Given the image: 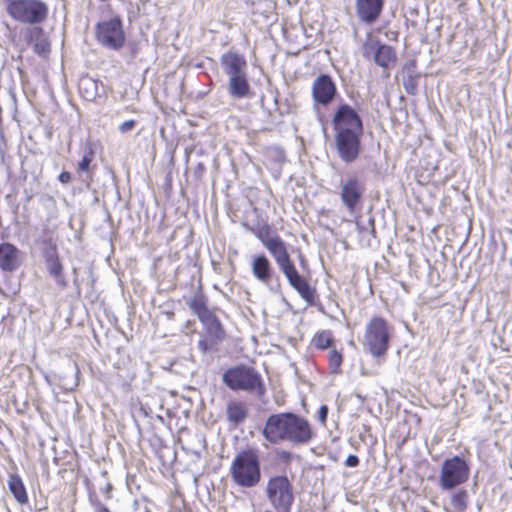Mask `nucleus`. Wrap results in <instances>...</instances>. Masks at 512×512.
Segmentation results:
<instances>
[{
  "label": "nucleus",
  "mask_w": 512,
  "mask_h": 512,
  "mask_svg": "<svg viewBox=\"0 0 512 512\" xmlns=\"http://www.w3.org/2000/svg\"><path fill=\"white\" fill-rule=\"evenodd\" d=\"M263 436L271 444L287 442L293 446H304L311 442L315 433L306 418L292 412H283L267 418Z\"/></svg>",
  "instance_id": "f257e3e1"
},
{
  "label": "nucleus",
  "mask_w": 512,
  "mask_h": 512,
  "mask_svg": "<svg viewBox=\"0 0 512 512\" xmlns=\"http://www.w3.org/2000/svg\"><path fill=\"white\" fill-rule=\"evenodd\" d=\"M230 473L233 481L241 487L256 486L261 479L260 461L254 450L239 452L232 461Z\"/></svg>",
  "instance_id": "f03ea898"
},
{
  "label": "nucleus",
  "mask_w": 512,
  "mask_h": 512,
  "mask_svg": "<svg viewBox=\"0 0 512 512\" xmlns=\"http://www.w3.org/2000/svg\"><path fill=\"white\" fill-rule=\"evenodd\" d=\"M223 383L233 391H245L264 395L266 389L259 372L246 365L227 369L222 375Z\"/></svg>",
  "instance_id": "7ed1b4c3"
},
{
  "label": "nucleus",
  "mask_w": 512,
  "mask_h": 512,
  "mask_svg": "<svg viewBox=\"0 0 512 512\" xmlns=\"http://www.w3.org/2000/svg\"><path fill=\"white\" fill-rule=\"evenodd\" d=\"M7 14L22 24L38 25L49 14L48 5L42 0H4Z\"/></svg>",
  "instance_id": "20e7f679"
},
{
  "label": "nucleus",
  "mask_w": 512,
  "mask_h": 512,
  "mask_svg": "<svg viewBox=\"0 0 512 512\" xmlns=\"http://www.w3.org/2000/svg\"><path fill=\"white\" fill-rule=\"evenodd\" d=\"M390 332L388 323L381 317L372 318L366 325L363 347L374 357L383 356L388 348Z\"/></svg>",
  "instance_id": "39448f33"
},
{
  "label": "nucleus",
  "mask_w": 512,
  "mask_h": 512,
  "mask_svg": "<svg viewBox=\"0 0 512 512\" xmlns=\"http://www.w3.org/2000/svg\"><path fill=\"white\" fill-rule=\"evenodd\" d=\"M469 472V465L463 458H448L442 463L439 486L443 490H451L465 483L469 478Z\"/></svg>",
  "instance_id": "423d86ee"
},
{
  "label": "nucleus",
  "mask_w": 512,
  "mask_h": 512,
  "mask_svg": "<svg viewBox=\"0 0 512 512\" xmlns=\"http://www.w3.org/2000/svg\"><path fill=\"white\" fill-rule=\"evenodd\" d=\"M97 41L111 50H119L125 42V33L120 18L99 22L96 26Z\"/></svg>",
  "instance_id": "0eeeda50"
},
{
  "label": "nucleus",
  "mask_w": 512,
  "mask_h": 512,
  "mask_svg": "<svg viewBox=\"0 0 512 512\" xmlns=\"http://www.w3.org/2000/svg\"><path fill=\"white\" fill-rule=\"evenodd\" d=\"M267 495L273 506L284 512H289L294 496L292 485L285 476L271 478L267 485Z\"/></svg>",
  "instance_id": "6e6552de"
},
{
  "label": "nucleus",
  "mask_w": 512,
  "mask_h": 512,
  "mask_svg": "<svg viewBox=\"0 0 512 512\" xmlns=\"http://www.w3.org/2000/svg\"><path fill=\"white\" fill-rule=\"evenodd\" d=\"M363 56L373 61L384 69H389L396 63V51L390 45L381 43L377 39L369 37L362 45Z\"/></svg>",
  "instance_id": "1a4fd4ad"
},
{
  "label": "nucleus",
  "mask_w": 512,
  "mask_h": 512,
  "mask_svg": "<svg viewBox=\"0 0 512 512\" xmlns=\"http://www.w3.org/2000/svg\"><path fill=\"white\" fill-rule=\"evenodd\" d=\"M362 134L363 132H336L335 146L342 161L351 163L358 158Z\"/></svg>",
  "instance_id": "9d476101"
},
{
  "label": "nucleus",
  "mask_w": 512,
  "mask_h": 512,
  "mask_svg": "<svg viewBox=\"0 0 512 512\" xmlns=\"http://www.w3.org/2000/svg\"><path fill=\"white\" fill-rule=\"evenodd\" d=\"M332 123L335 132H363V123L354 108L341 104L333 116Z\"/></svg>",
  "instance_id": "9b49d317"
},
{
  "label": "nucleus",
  "mask_w": 512,
  "mask_h": 512,
  "mask_svg": "<svg viewBox=\"0 0 512 512\" xmlns=\"http://www.w3.org/2000/svg\"><path fill=\"white\" fill-rule=\"evenodd\" d=\"M281 272L287 278L290 286L298 292L300 297L304 299L308 305H313L315 301V289L298 273L293 262L283 267Z\"/></svg>",
  "instance_id": "f8f14e48"
},
{
  "label": "nucleus",
  "mask_w": 512,
  "mask_h": 512,
  "mask_svg": "<svg viewBox=\"0 0 512 512\" xmlns=\"http://www.w3.org/2000/svg\"><path fill=\"white\" fill-rule=\"evenodd\" d=\"M281 272L287 278L290 286L298 292L300 297L304 299L308 305H313L315 301V289L298 273L293 262L283 267Z\"/></svg>",
  "instance_id": "ddd939ff"
},
{
  "label": "nucleus",
  "mask_w": 512,
  "mask_h": 512,
  "mask_svg": "<svg viewBox=\"0 0 512 512\" xmlns=\"http://www.w3.org/2000/svg\"><path fill=\"white\" fill-rule=\"evenodd\" d=\"M336 85L327 74L319 75L312 84V97L315 104L326 106L330 104L336 95Z\"/></svg>",
  "instance_id": "4468645a"
},
{
  "label": "nucleus",
  "mask_w": 512,
  "mask_h": 512,
  "mask_svg": "<svg viewBox=\"0 0 512 512\" xmlns=\"http://www.w3.org/2000/svg\"><path fill=\"white\" fill-rule=\"evenodd\" d=\"M385 0H356L355 9L358 19L365 24H373L379 18Z\"/></svg>",
  "instance_id": "2eb2a0df"
},
{
  "label": "nucleus",
  "mask_w": 512,
  "mask_h": 512,
  "mask_svg": "<svg viewBox=\"0 0 512 512\" xmlns=\"http://www.w3.org/2000/svg\"><path fill=\"white\" fill-rule=\"evenodd\" d=\"M223 72L229 77L247 72L248 64L244 55L234 50L223 53L220 57Z\"/></svg>",
  "instance_id": "dca6fc26"
},
{
  "label": "nucleus",
  "mask_w": 512,
  "mask_h": 512,
  "mask_svg": "<svg viewBox=\"0 0 512 512\" xmlns=\"http://www.w3.org/2000/svg\"><path fill=\"white\" fill-rule=\"evenodd\" d=\"M262 243L264 247L269 251L280 270L292 263L286 247V243L281 239L280 236L274 235L270 238L263 239Z\"/></svg>",
  "instance_id": "f3484780"
},
{
  "label": "nucleus",
  "mask_w": 512,
  "mask_h": 512,
  "mask_svg": "<svg viewBox=\"0 0 512 512\" xmlns=\"http://www.w3.org/2000/svg\"><path fill=\"white\" fill-rule=\"evenodd\" d=\"M364 186L356 178L349 179L341 190V200L350 212H353L360 202Z\"/></svg>",
  "instance_id": "a211bd4d"
},
{
  "label": "nucleus",
  "mask_w": 512,
  "mask_h": 512,
  "mask_svg": "<svg viewBox=\"0 0 512 512\" xmlns=\"http://www.w3.org/2000/svg\"><path fill=\"white\" fill-rule=\"evenodd\" d=\"M20 250L13 244L4 242L0 244V269L13 272L20 267Z\"/></svg>",
  "instance_id": "6ab92c4d"
},
{
  "label": "nucleus",
  "mask_w": 512,
  "mask_h": 512,
  "mask_svg": "<svg viewBox=\"0 0 512 512\" xmlns=\"http://www.w3.org/2000/svg\"><path fill=\"white\" fill-rule=\"evenodd\" d=\"M251 268L253 276L258 281L268 286L271 289V291H277L279 285H277L276 288H274L272 285L270 286V282L273 276V268L270 261L265 255H257L253 257Z\"/></svg>",
  "instance_id": "aec40b11"
},
{
  "label": "nucleus",
  "mask_w": 512,
  "mask_h": 512,
  "mask_svg": "<svg viewBox=\"0 0 512 512\" xmlns=\"http://www.w3.org/2000/svg\"><path fill=\"white\" fill-rule=\"evenodd\" d=\"M45 266L49 275L54 279L57 287L61 290L65 289L68 283L64 276V267L55 250L45 255Z\"/></svg>",
  "instance_id": "412c9836"
},
{
  "label": "nucleus",
  "mask_w": 512,
  "mask_h": 512,
  "mask_svg": "<svg viewBox=\"0 0 512 512\" xmlns=\"http://www.w3.org/2000/svg\"><path fill=\"white\" fill-rule=\"evenodd\" d=\"M228 92L231 97L242 99L249 95L250 84L247 72L228 78Z\"/></svg>",
  "instance_id": "4be33fe9"
},
{
  "label": "nucleus",
  "mask_w": 512,
  "mask_h": 512,
  "mask_svg": "<svg viewBox=\"0 0 512 512\" xmlns=\"http://www.w3.org/2000/svg\"><path fill=\"white\" fill-rule=\"evenodd\" d=\"M227 420L237 426L242 423L248 416V410L245 403L241 401L232 400L226 406Z\"/></svg>",
  "instance_id": "5701e85b"
},
{
  "label": "nucleus",
  "mask_w": 512,
  "mask_h": 512,
  "mask_svg": "<svg viewBox=\"0 0 512 512\" xmlns=\"http://www.w3.org/2000/svg\"><path fill=\"white\" fill-rule=\"evenodd\" d=\"M404 73L402 82L403 86L406 90V92L409 95L416 94L417 91V82L416 79L418 77L417 71H416V62L415 61H408L404 65Z\"/></svg>",
  "instance_id": "b1692460"
},
{
  "label": "nucleus",
  "mask_w": 512,
  "mask_h": 512,
  "mask_svg": "<svg viewBox=\"0 0 512 512\" xmlns=\"http://www.w3.org/2000/svg\"><path fill=\"white\" fill-rule=\"evenodd\" d=\"M200 321L204 325L210 337L215 340H221L224 338L225 333L221 323L212 312L201 318Z\"/></svg>",
  "instance_id": "393cba45"
},
{
  "label": "nucleus",
  "mask_w": 512,
  "mask_h": 512,
  "mask_svg": "<svg viewBox=\"0 0 512 512\" xmlns=\"http://www.w3.org/2000/svg\"><path fill=\"white\" fill-rule=\"evenodd\" d=\"M8 487L15 499L20 504H26L28 502V495L25 486L22 479L18 475L9 476Z\"/></svg>",
  "instance_id": "a878e982"
},
{
  "label": "nucleus",
  "mask_w": 512,
  "mask_h": 512,
  "mask_svg": "<svg viewBox=\"0 0 512 512\" xmlns=\"http://www.w3.org/2000/svg\"><path fill=\"white\" fill-rule=\"evenodd\" d=\"M94 150L91 144H88L84 150L80 162L77 165V173H87L90 169L91 163L94 159Z\"/></svg>",
  "instance_id": "bb28decb"
},
{
  "label": "nucleus",
  "mask_w": 512,
  "mask_h": 512,
  "mask_svg": "<svg viewBox=\"0 0 512 512\" xmlns=\"http://www.w3.org/2000/svg\"><path fill=\"white\" fill-rule=\"evenodd\" d=\"M333 342V335L330 330H322L315 334L312 339L313 345L318 349H327Z\"/></svg>",
  "instance_id": "cd10ccee"
},
{
  "label": "nucleus",
  "mask_w": 512,
  "mask_h": 512,
  "mask_svg": "<svg viewBox=\"0 0 512 512\" xmlns=\"http://www.w3.org/2000/svg\"><path fill=\"white\" fill-rule=\"evenodd\" d=\"M468 493L466 490H459L451 497V505L458 512H463L467 507Z\"/></svg>",
  "instance_id": "c85d7f7f"
},
{
  "label": "nucleus",
  "mask_w": 512,
  "mask_h": 512,
  "mask_svg": "<svg viewBox=\"0 0 512 512\" xmlns=\"http://www.w3.org/2000/svg\"><path fill=\"white\" fill-rule=\"evenodd\" d=\"M189 307L198 316L199 320L211 312L202 297H194L190 301Z\"/></svg>",
  "instance_id": "c756f323"
},
{
  "label": "nucleus",
  "mask_w": 512,
  "mask_h": 512,
  "mask_svg": "<svg viewBox=\"0 0 512 512\" xmlns=\"http://www.w3.org/2000/svg\"><path fill=\"white\" fill-rule=\"evenodd\" d=\"M342 355L337 350H331L328 354L330 371L334 374L339 373L342 364Z\"/></svg>",
  "instance_id": "7c9ffc66"
},
{
  "label": "nucleus",
  "mask_w": 512,
  "mask_h": 512,
  "mask_svg": "<svg viewBox=\"0 0 512 512\" xmlns=\"http://www.w3.org/2000/svg\"><path fill=\"white\" fill-rule=\"evenodd\" d=\"M79 89L87 92L86 98H93L96 94L97 84L91 78H84L80 81Z\"/></svg>",
  "instance_id": "2f4dec72"
},
{
  "label": "nucleus",
  "mask_w": 512,
  "mask_h": 512,
  "mask_svg": "<svg viewBox=\"0 0 512 512\" xmlns=\"http://www.w3.org/2000/svg\"><path fill=\"white\" fill-rule=\"evenodd\" d=\"M91 505L95 512H110V510L98 499H90Z\"/></svg>",
  "instance_id": "473e14b6"
},
{
  "label": "nucleus",
  "mask_w": 512,
  "mask_h": 512,
  "mask_svg": "<svg viewBox=\"0 0 512 512\" xmlns=\"http://www.w3.org/2000/svg\"><path fill=\"white\" fill-rule=\"evenodd\" d=\"M328 416V407L326 405H322L319 408L317 419L322 424L325 425Z\"/></svg>",
  "instance_id": "72a5a7b5"
},
{
  "label": "nucleus",
  "mask_w": 512,
  "mask_h": 512,
  "mask_svg": "<svg viewBox=\"0 0 512 512\" xmlns=\"http://www.w3.org/2000/svg\"><path fill=\"white\" fill-rule=\"evenodd\" d=\"M135 125H136L135 120H127L119 126V131L121 133H127V132L131 131L135 127Z\"/></svg>",
  "instance_id": "f704fd0d"
},
{
  "label": "nucleus",
  "mask_w": 512,
  "mask_h": 512,
  "mask_svg": "<svg viewBox=\"0 0 512 512\" xmlns=\"http://www.w3.org/2000/svg\"><path fill=\"white\" fill-rule=\"evenodd\" d=\"M347 467H356L359 465V458L356 455L350 454L345 461Z\"/></svg>",
  "instance_id": "c9c22d12"
},
{
  "label": "nucleus",
  "mask_w": 512,
  "mask_h": 512,
  "mask_svg": "<svg viewBox=\"0 0 512 512\" xmlns=\"http://www.w3.org/2000/svg\"><path fill=\"white\" fill-rule=\"evenodd\" d=\"M71 178V174L68 171H62L58 176V180L62 184H68L71 181Z\"/></svg>",
  "instance_id": "e433bc0d"
},
{
  "label": "nucleus",
  "mask_w": 512,
  "mask_h": 512,
  "mask_svg": "<svg viewBox=\"0 0 512 512\" xmlns=\"http://www.w3.org/2000/svg\"><path fill=\"white\" fill-rule=\"evenodd\" d=\"M269 229H262L256 233V236L262 241L263 239L270 238L268 235Z\"/></svg>",
  "instance_id": "4c0bfd02"
},
{
  "label": "nucleus",
  "mask_w": 512,
  "mask_h": 512,
  "mask_svg": "<svg viewBox=\"0 0 512 512\" xmlns=\"http://www.w3.org/2000/svg\"><path fill=\"white\" fill-rule=\"evenodd\" d=\"M198 348L203 352H207L209 349L208 343L206 340H199L198 341Z\"/></svg>",
  "instance_id": "58836bf2"
},
{
  "label": "nucleus",
  "mask_w": 512,
  "mask_h": 512,
  "mask_svg": "<svg viewBox=\"0 0 512 512\" xmlns=\"http://www.w3.org/2000/svg\"><path fill=\"white\" fill-rule=\"evenodd\" d=\"M111 489H112V486H111V484H109V483H108V484L105 486V488L103 489V493L106 495V497H107V498H110V497H111V494H110Z\"/></svg>",
  "instance_id": "ea45409f"
},
{
  "label": "nucleus",
  "mask_w": 512,
  "mask_h": 512,
  "mask_svg": "<svg viewBox=\"0 0 512 512\" xmlns=\"http://www.w3.org/2000/svg\"><path fill=\"white\" fill-rule=\"evenodd\" d=\"M369 224H370L371 226H373V225H374V220H373V219H369ZM371 231H372V232H374V227H372V230H371Z\"/></svg>",
  "instance_id": "a19ab883"
}]
</instances>
